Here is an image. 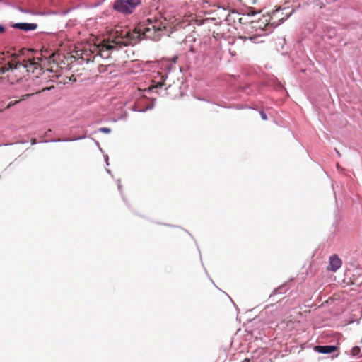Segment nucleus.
Here are the masks:
<instances>
[{
  "mask_svg": "<svg viewBox=\"0 0 362 362\" xmlns=\"http://www.w3.org/2000/svg\"><path fill=\"white\" fill-rule=\"evenodd\" d=\"M165 29L166 20L160 14L148 17L132 30L127 27L117 26L111 40L103 41V43L93 46L98 60L108 59L111 50L117 49L122 46L134 45L142 36L143 38L158 41Z\"/></svg>",
  "mask_w": 362,
  "mask_h": 362,
  "instance_id": "1",
  "label": "nucleus"
},
{
  "mask_svg": "<svg viewBox=\"0 0 362 362\" xmlns=\"http://www.w3.org/2000/svg\"><path fill=\"white\" fill-rule=\"evenodd\" d=\"M37 67L38 62L35 59H23L22 62L17 57L0 67V73L8 72L7 76L11 83L18 82L25 76L29 67Z\"/></svg>",
  "mask_w": 362,
  "mask_h": 362,
  "instance_id": "2",
  "label": "nucleus"
},
{
  "mask_svg": "<svg viewBox=\"0 0 362 362\" xmlns=\"http://www.w3.org/2000/svg\"><path fill=\"white\" fill-rule=\"evenodd\" d=\"M286 8H279L278 9H276L274 11H272L271 13L267 16L264 17V22L265 25L264 27H267L268 25H272L274 27H276L283 23L286 19H287L290 15L291 14V12H285ZM265 28H263L262 30H264Z\"/></svg>",
  "mask_w": 362,
  "mask_h": 362,
  "instance_id": "3",
  "label": "nucleus"
},
{
  "mask_svg": "<svg viewBox=\"0 0 362 362\" xmlns=\"http://www.w3.org/2000/svg\"><path fill=\"white\" fill-rule=\"evenodd\" d=\"M140 4L141 0H116L113 7L118 12L128 14L132 13Z\"/></svg>",
  "mask_w": 362,
  "mask_h": 362,
  "instance_id": "4",
  "label": "nucleus"
},
{
  "mask_svg": "<svg viewBox=\"0 0 362 362\" xmlns=\"http://www.w3.org/2000/svg\"><path fill=\"white\" fill-rule=\"evenodd\" d=\"M342 265V261L337 255H332L329 257V265L327 267V271L335 272Z\"/></svg>",
  "mask_w": 362,
  "mask_h": 362,
  "instance_id": "5",
  "label": "nucleus"
},
{
  "mask_svg": "<svg viewBox=\"0 0 362 362\" xmlns=\"http://www.w3.org/2000/svg\"><path fill=\"white\" fill-rule=\"evenodd\" d=\"M81 58L83 60H86L87 62H96L98 64L100 65V61L98 60V56L96 55V51H95V49L93 47V49H90L89 50H83V53L81 54Z\"/></svg>",
  "mask_w": 362,
  "mask_h": 362,
  "instance_id": "6",
  "label": "nucleus"
},
{
  "mask_svg": "<svg viewBox=\"0 0 362 362\" xmlns=\"http://www.w3.org/2000/svg\"><path fill=\"white\" fill-rule=\"evenodd\" d=\"M13 28L21 29L24 31L34 30L37 28V23H17L12 25Z\"/></svg>",
  "mask_w": 362,
  "mask_h": 362,
  "instance_id": "7",
  "label": "nucleus"
},
{
  "mask_svg": "<svg viewBox=\"0 0 362 362\" xmlns=\"http://www.w3.org/2000/svg\"><path fill=\"white\" fill-rule=\"evenodd\" d=\"M315 351L322 354H329L334 352L337 347L334 346H315Z\"/></svg>",
  "mask_w": 362,
  "mask_h": 362,
  "instance_id": "8",
  "label": "nucleus"
},
{
  "mask_svg": "<svg viewBox=\"0 0 362 362\" xmlns=\"http://www.w3.org/2000/svg\"><path fill=\"white\" fill-rule=\"evenodd\" d=\"M242 39H244L245 40L248 39L250 40L252 43L257 44L263 42L264 40H262L263 36L262 35H254L251 36H244L241 37Z\"/></svg>",
  "mask_w": 362,
  "mask_h": 362,
  "instance_id": "9",
  "label": "nucleus"
},
{
  "mask_svg": "<svg viewBox=\"0 0 362 362\" xmlns=\"http://www.w3.org/2000/svg\"><path fill=\"white\" fill-rule=\"evenodd\" d=\"M28 59H35V62H38V66H37V67H35V68H34L33 66V67H29V68L28 69H29V70H28L27 73H29V72H30V71H31V72H33V73H34L35 70H36V69H37L40 68V58H36V59H35V58H34V57H33V58H32V59L28 58Z\"/></svg>",
  "mask_w": 362,
  "mask_h": 362,
  "instance_id": "10",
  "label": "nucleus"
},
{
  "mask_svg": "<svg viewBox=\"0 0 362 362\" xmlns=\"http://www.w3.org/2000/svg\"><path fill=\"white\" fill-rule=\"evenodd\" d=\"M359 352H360V348L358 346H354L351 349V354L353 356L358 355L359 354Z\"/></svg>",
  "mask_w": 362,
  "mask_h": 362,
  "instance_id": "11",
  "label": "nucleus"
},
{
  "mask_svg": "<svg viewBox=\"0 0 362 362\" xmlns=\"http://www.w3.org/2000/svg\"><path fill=\"white\" fill-rule=\"evenodd\" d=\"M99 131L100 132H103V133H105V134H108L110 132V129L109 128H107V127H101L99 129Z\"/></svg>",
  "mask_w": 362,
  "mask_h": 362,
  "instance_id": "12",
  "label": "nucleus"
},
{
  "mask_svg": "<svg viewBox=\"0 0 362 362\" xmlns=\"http://www.w3.org/2000/svg\"><path fill=\"white\" fill-rule=\"evenodd\" d=\"M48 76V73L47 71H43L42 74H40V78L42 79H47Z\"/></svg>",
  "mask_w": 362,
  "mask_h": 362,
  "instance_id": "13",
  "label": "nucleus"
},
{
  "mask_svg": "<svg viewBox=\"0 0 362 362\" xmlns=\"http://www.w3.org/2000/svg\"><path fill=\"white\" fill-rule=\"evenodd\" d=\"M260 115H261V117L263 120H267V115L264 112H260Z\"/></svg>",
  "mask_w": 362,
  "mask_h": 362,
  "instance_id": "14",
  "label": "nucleus"
},
{
  "mask_svg": "<svg viewBox=\"0 0 362 362\" xmlns=\"http://www.w3.org/2000/svg\"><path fill=\"white\" fill-rule=\"evenodd\" d=\"M53 87H54L53 86H52L50 87L44 86V87L42 88L41 91H45V90H49V89H51ZM38 92H40V90H38L37 93H38Z\"/></svg>",
  "mask_w": 362,
  "mask_h": 362,
  "instance_id": "15",
  "label": "nucleus"
},
{
  "mask_svg": "<svg viewBox=\"0 0 362 362\" xmlns=\"http://www.w3.org/2000/svg\"><path fill=\"white\" fill-rule=\"evenodd\" d=\"M6 31V28L4 25H0V35Z\"/></svg>",
  "mask_w": 362,
  "mask_h": 362,
  "instance_id": "16",
  "label": "nucleus"
},
{
  "mask_svg": "<svg viewBox=\"0 0 362 362\" xmlns=\"http://www.w3.org/2000/svg\"><path fill=\"white\" fill-rule=\"evenodd\" d=\"M31 144H36V139H32V140H31Z\"/></svg>",
  "mask_w": 362,
  "mask_h": 362,
  "instance_id": "17",
  "label": "nucleus"
},
{
  "mask_svg": "<svg viewBox=\"0 0 362 362\" xmlns=\"http://www.w3.org/2000/svg\"><path fill=\"white\" fill-rule=\"evenodd\" d=\"M177 59V57H175V58L173 59V62H176Z\"/></svg>",
  "mask_w": 362,
  "mask_h": 362,
  "instance_id": "18",
  "label": "nucleus"
},
{
  "mask_svg": "<svg viewBox=\"0 0 362 362\" xmlns=\"http://www.w3.org/2000/svg\"><path fill=\"white\" fill-rule=\"evenodd\" d=\"M30 95V94H27L25 95H24V97L27 98V97H29Z\"/></svg>",
  "mask_w": 362,
  "mask_h": 362,
  "instance_id": "19",
  "label": "nucleus"
},
{
  "mask_svg": "<svg viewBox=\"0 0 362 362\" xmlns=\"http://www.w3.org/2000/svg\"><path fill=\"white\" fill-rule=\"evenodd\" d=\"M245 362H250V360L249 359H245Z\"/></svg>",
  "mask_w": 362,
  "mask_h": 362,
  "instance_id": "20",
  "label": "nucleus"
},
{
  "mask_svg": "<svg viewBox=\"0 0 362 362\" xmlns=\"http://www.w3.org/2000/svg\"><path fill=\"white\" fill-rule=\"evenodd\" d=\"M11 105H12V104H11V103H10V104L8 105V107H10Z\"/></svg>",
  "mask_w": 362,
  "mask_h": 362,
  "instance_id": "21",
  "label": "nucleus"
}]
</instances>
